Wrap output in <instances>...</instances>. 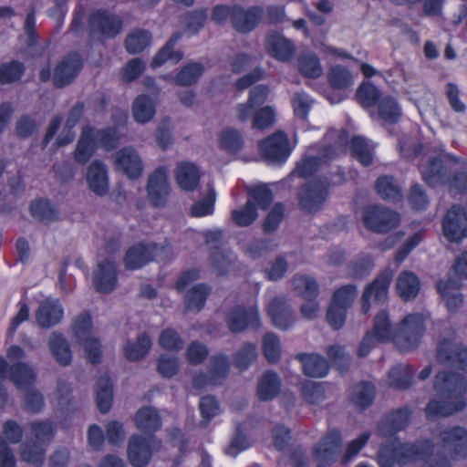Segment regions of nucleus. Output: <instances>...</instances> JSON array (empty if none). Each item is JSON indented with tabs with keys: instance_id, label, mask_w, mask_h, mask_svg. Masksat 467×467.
<instances>
[{
	"instance_id": "obj_20",
	"label": "nucleus",
	"mask_w": 467,
	"mask_h": 467,
	"mask_svg": "<svg viewBox=\"0 0 467 467\" xmlns=\"http://www.w3.org/2000/svg\"><path fill=\"white\" fill-rule=\"evenodd\" d=\"M114 165L130 180H137L143 172L144 165L139 152L132 147H124L114 154Z\"/></svg>"
},
{
	"instance_id": "obj_57",
	"label": "nucleus",
	"mask_w": 467,
	"mask_h": 467,
	"mask_svg": "<svg viewBox=\"0 0 467 467\" xmlns=\"http://www.w3.org/2000/svg\"><path fill=\"white\" fill-rule=\"evenodd\" d=\"M328 80L334 88L346 89L352 86L353 76L347 68L336 66L330 69Z\"/></svg>"
},
{
	"instance_id": "obj_13",
	"label": "nucleus",
	"mask_w": 467,
	"mask_h": 467,
	"mask_svg": "<svg viewBox=\"0 0 467 467\" xmlns=\"http://www.w3.org/2000/svg\"><path fill=\"white\" fill-rule=\"evenodd\" d=\"M362 223L367 229L384 234L400 223V215L388 208L369 205L363 210Z\"/></svg>"
},
{
	"instance_id": "obj_26",
	"label": "nucleus",
	"mask_w": 467,
	"mask_h": 467,
	"mask_svg": "<svg viewBox=\"0 0 467 467\" xmlns=\"http://www.w3.org/2000/svg\"><path fill=\"white\" fill-rule=\"evenodd\" d=\"M86 181L90 191L96 195H106L109 189V171L106 165L101 161H93L88 168Z\"/></svg>"
},
{
	"instance_id": "obj_43",
	"label": "nucleus",
	"mask_w": 467,
	"mask_h": 467,
	"mask_svg": "<svg viewBox=\"0 0 467 467\" xmlns=\"http://www.w3.org/2000/svg\"><path fill=\"white\" fill-rule=\"evenodd\" d=\"M179 34L174 35L167 44L158 52L151 61V67L157 68L161 67L165 62L171 60L174 64L178 63L182 57L183 53L179 50H173L175 44L180 39Z\"/></svg>"
},
{
	"instance_id": "obj_16",
	"label": "nucleus",
	"mask_w": 467,
	"mask_h": 467,
	"mask_svg": "<svg viewBox=\"0 0 467 467\" xmlns=\"http://www.w3.org/2000/svg\"><path fill=\"white\" fill-rule=\"evenodd\" d=\"M161 447V441L153 436L145 438L133 435L128 443V458L133 467H145L154 451Z\"/></svg>"
},
{
	"instance_id": "obj_4",
	"label": "nucleus",
	"mask_w": 467,
	"mask_h": 467,
	"mask_svg": "<svg viewBox=\"0 0 467 467\" xmlns=\"http://www.w3.org/2000/svg\"><path fill=\"white\" fill-rule=\"evenodd\" d=\"M457 163V160L442 147H439L433 153L425 155L420 170L422 179L431 186H436L442 183H449L451 188L459 192H467V174L462 173L451 179L449 171L452 166Z\"/></svg>"
},
{
	"instance_id": "obj_55",
	"label": "nucleus",
	"mask_w": 467,
	"mask_h": 467,
	"mask_svg": "<svg viewBox=\"0 0 467 467\" xmlns=\"http://www.w3.org/2000/svg\"><path fill=\"white\" fill-rule=\"evenodd\" d=\"M216 193L213 188H210L207 194L201 200L195 202L191 207V214L193 217L200 218L213 213Z\"/></svg>"
},
{
	"instance_id": "obj_37",
	"label": "nucleus",
	"mask_w": 467,
	"mask_h": 467,
	"mask_svg": "<svg viewBox=\"0 0 467 467\" xmlns=\"http://www.w3.org/2000/svg\"><path fill=\"white\" fill-rule=\"evenodd\" d=\"M49 349L62 366H67L72 359V352L67 338L59 332H53L48 338Z\"/></svg>"
},
{
	"instance_id": "obj_31",
	"label": "nucleus",
	"mask_w": 467,
	"mask_h": 467,
	"mask_svg": "<svg viewBox=\"0 0 467 467\" xmlns=\"http://www.w3.org/2000/svg\"><path fill=\"white\" fill-rule=\"evenodd\" d=\"M269 88L264 85H258L250 90L248 100L236 107V118L241 121H246L252 118L254 110L262 106L267 99Z\"/></svg>"
},
{
	"instance_id": "obj_22",
	"label": "nucleus",
	"mask_w": 467,
	"mask_h": 467,
	"mask_svg": "<svg viewBox=\"0 0 467 467\" xmlns=\"http://www.w3.org/2000/svg\"><path fill=\"white\" fill-rule=\"evenodd\" d=\"M393 275L391 269H386L371 284L366 286L361 297V311L364 314L370 310V299L372 296L378 302H384L386 300Z\"/></svg>"
},
{
	"instance_id": "obj_8",
	"label": "nucleus",
	"mask_w": 467,
	"mask_h": 467,
	"mask_svg": "<svg viewBox=\"0 0 467 467\" xmlns=\"http://www.w3.org/2000/svg\"><path fill=\"white\" fill-rule=\"evenodd\" d=\"M250 200L246 204L239 209L233 211L232 217L234 222L241 227L248 226L257 218L255 204L265 210L273 202V192L265 184H257L248 188Z\"/></svg>"
},
{
	"instance_id": "obj_50",
	"label": "nucleus",
	"mask_w": 467,
	"mask_h": 467,
	"mask_svg": "<svg viewBox=\"0 0 467 467\" xmlns=\"http://www.w3.org/2000/svg\"><path fill=\"white\" fill-rule=\"evenodd\" d=\"M234 260V254L222 247H215L209 258L211 266L218 275L225 273Z\"/></svg>"
},
{
	"instance_id": "obj_44",
	"label": "nucleus",
	"mask_w": 467,
	"mask_h": 467,
	"mask_svg": "<svg viewBox=\"0 0 467 467\" xmlns=\"http://www.w3.org/2000/svg\"><path fill=\"white\" fill-rule=\"evenodd\" d=\"M84 111V105L82 103H78L74 106L67 119L65 123V127L62 132L58 135L57 141L59 146L66 145L73 141L75 139L76 133L73 130V128L77 125L80 117L82 116Z\"/></svg>"
},
{
	"instance_id": "obj_7",
	"label": "nucleus",
	"mask_w": 467,
	"mask_h": 467,
	"mask_svg": "<svg viewBox=\"0 0 467 467\" xmlns=\"http://www.w3.org/2000/svg\"><path fill=\"white\" fill-rule=\"evenodd\" d=\"M327 139H337V141L335 145L324 149L321 153V157L311 155L306 156L300 162H298L293 175H297L302 178L312 176L321 167L323 162L345 152L348 144V135L345 131H330L327 134Z\"/></svg>"
},
{
	"instance_id": "obj_54",
	"label": "nucleus",
	"mask_w": 467,
	"mask_h": 467,
	"mask_svg": "<svg viewBox=\"0 0 467 467\" xmlns=\"http://www.w3.org/2000/svg\"><path fill=\"white\" fill-rule=\"evenodd\" d=\"M112 401V389L109 378L102 376L98 382L97 402L99 410L106 413L109 410Z\"/></svg>"
},
{
	"instance_id": "obj_61",
	"label": "nucleus",
	"mask_w": 467,
	"mask_h": 467,
	"mask_svg": "<svg viewBox=\"0 0 467 467\" xmlns=\"http://www.w3.org/2000/svg\"><path fill=\"white\" fill-rule=\"evenodd\" d=\"M256 357V346L252 343H244V346L235 354V366L239 369L244 370L247 368L253 361L255 360Z\"/></svg>"
},
{
	"instance_id": "obj_29",
	"label": "nucleus",
	"mask_w": 467,
	"mask_h": 467,
	"mask_svg": "<svg viewBox=\"0 0 467 467\" xmlns=\"http://www.w3.org/2000/svg\"><path fill=\"white\" fill-rule=\"evenodd\" d=\"M117 270L113 261L107 259L98 264L93 275V284L100 293H109L117 285Z\"/></svg>"
},
{
	"instance_id": "obj_21",
	"label": "nucleus",
	"mask_w": 467,
	"mask_h": 467,
	"mask_svg": "<svg viewBox=\"0 0 467 467\" xmlns=\"http://www.w3.org/2000/svg\"><path fill=\"white\" fill-rule=\"evenodd\" d=\"M444 236L451 242H460L467 237V213L459 205L448 211L442 223Z\"/></svg>"
},
{
	"instance_id": "obj_52",
	"label": "nucleus",
	"mask_w": 467,
	"mask_h": 467,
	"mask_svg": "<svg viewBox=\"0 0 467 467\" xmlns=\"http://www.w3.org/2000/svg\"><path fill=\"white\" fill-rule=\"evenodd\" d=\"M375 397V388L372 384L364 382L354 387L351 393L352 401L359 408L366 409L371 405Z\"/></svg>"
},
{
	"instance_id": "obj_2",
	"label": "nucleus",
	"mask_w": 467,
	"mask_h": 467,
	"mask_svg": "<svg viewBox=\"0 0 467 467\" xmlns=\"http://www.w3.org/2000/svg\"><path fill=\"white\" fill-rule=\"evenodd\" d=\"M465 380L456 373L441 371L435 377V397L426 407L428 417L449 416L462 410L465 405Z\"/></svg>"
},
{
	"instance_id": "obj_17",
	"label": "nucleus",
	"mask_w": 467,
	"mask_h": 467,
	"mask_svg": "<svg viewBox=\"0 0 467 467\" xmlns=\"http://www.w3.org/2000/svg\"><path fill=\"white\" fill-rule=\"evenodd\" d=\"M260 152L269 163L285 162L292 152L287 135L276 131L260 143Z\"/></svg>"
},
{
	"instance_id": "obj_25",
	"label": "nucleus",
	"mask_w": 467,
	"mask_h": 467,
	"mask_svg": "<svg viewBox=\"0 0 467 467\" xmlns=\"http://www.w3.org/2000/svg\"><path fill=\"white\" fill-rule=\"evenodd\" d=\"M265 17V9L260 5H252L245 9L240 5H234V29H255Z\"/></svg>"
},
{
	"instance_id": "obj_23",
	"label": "nucleus",
	"mask_w": 467,
	"mask_h": 467,
	"mask_svg": "<svg viewBox=\"0 0 467 467\" xmlns=\"http://www.w3.org/2000/svg\"><path fill=\"white\" fill-rule=\"evenodd\" d=\"M82 65V58L78 53H71L64 57L55 68L54 84L59 88L70 84L80 72Z\"/></svg>"
},
{
	"instance_id": "obj_6",
	"label": "nucleus",
	"mask_w": 467,
	"mask_h": 467,
	"mask_svg": "<svg viewBox=\"0 0 467 467\" xmlns=\"http://www.w3.org/2000/svg\"><path fill=\"white\" fill-rule=\"evenodd\" d=\"M33 441L26 442L22 449V458L31 463H41L44 461L46 446L53 440L56 425L49 420H36L30 424Z\"/></svg>"
},
{
	"instance_id": "obj_49",
	"label": "nucleus",
	"mask_w": 467,
	"mask_h": 467,
	"mask_svg": "<svg viewBox=\"0 0 467 467\" xmlns=\"http://www.w3.org/2000/svg\"><path fill=\"white\" fill-rule=\"evenodd\" d=\"M151 348L149 336L140 335L135 343L128 342L124 347V354L129 360L135 361L142 358Z\"/></svg>"
},
{
	"instance_id": "obj_24",
	"label": "nucleus",
	"mask_w": 467,
	"mask_h": 467,
	"mask_svg": "<svg viewBox=\"0 0 467 467\" xmlns=\"http://www.w3.org/2000/svg\"><path fill=\"white\" fill-rule=\"evenodd\" d=\"M227 323L233 332L243 331L247 327L258 329L261 327V321L257 306L248 309L236 307L228 315Z\"/></svg>"
},
{
	"instance_id": "obj_12",
	"label": "nucleus",
	"mask_w": 467,
	"mask_h": 467,
	"mask_svg": "<svg viewBox=\"0 0 467 467\" xmlns=\"http://www.w3.org/2000/svg\"><path fill=\"white\" fill-rule=\"evenodd\" d=\"M171 254L170 245L159 246L155 244H139L131 246L126 253L124 264L127 269L135 270L151 260L164 261Z\"/></svg>"
},
{
	"instance_id": "obj_63",
	"label": "nucleus",
	"mask_w": 467,
	"mask_h": 467,
	"mask_svg": "<svg viewBox=\"0 0 467 467\" xmlns=\"http://www.w3.org/2000/svg\"><path fill=\"white\" fill-rule=\"evenodd\" d=\"M357 294L358 289L354 285H346L334 292L332 302L348 309L355 301Z\"/></svg>"
},
{
	"instance_id": "obj_28",
	"label": "nucleus",
	"mask_w": 467,
	"mask_h": 467,
	"mask_svg": "<svg viewBox=\"0 0 467 467\" xmlns=\"http://www.w3.org/2000/svg\"><path fill=\"white\" fill-rule=\"evenodd\" d=\"M267 314L275 327L280 329H287L295 321L294 313L285 296L272 299L267 306Z\"/></svg>"
},
{
	"instance_id": "obj_30",
	"label": "nucleus",
	"mask_w": 467,
	"mask_h": 467,
	"mask_svg": "<svg viewBox=\"0 0 467 467\" xmlns=\"http://www.w3.org/2000/svg\"><path fill=\"white\" fill-rule=\"evenodd\" d=\"M64 316V309L58 299L47 298L39 306L36 318L41 327L48 328L58 324Z\"/></svg>"
},
{
	"instance_id": "obj_59",
	"label": "nucleus",
	"mask_w": 467,
	"mask_h": 467,
	"mask_svg": "<svg viewBox=\"0 0 467 467\" xmlns=\"http://www.w3.org/2000/svg\"><path fill=\"white\" fill-rule=\"evenodd\" d=\"M357 97L359 103L366 109L379 103L380 98L379 90L371 83H363L357 91Z\"/></svg>"
},
{
	"instance_id": "obj_35",
	"label": "nucleus",
	"mask_w": 467,
	"mask_h": 467,
	"mask_svg": "<svg viewBox=\"0 0 467 467\" xmlns=\"http://www.w3.org/2000/svg\"><path fill=\"white\" fill-rule=\"evenodd\" d=\"M88 29H122V21L106 9H97L88 16Z\"/></svg>"
},
{
	"instance_id": "obj_53",
	"label": "nucleus",
	"mask_w": 467,
	"mask_h": 467,
	"mask_svg": "<svg viewBox=\"0 0 467 467\" xmlns=\"http://www.w3.org/2000/svg\"><path fill=\"white\" fill-rule=\"evenodd\" d=\"M378 193L385 200L397 201L401 197L400 187L392 177H379L376 182Z\"/></svg>"
},
{
	"instance_id": "obj_15",
	"label": "nucleus",
	"mask_w": 467,
	"mask_h": 467,
	"mask_svg": "<svg viewBox=\"0 0 467 467\" xmlns=\"http://www.w3.org/2000/svg\"><path fill=\"white\" fill-rule=\"evenodd\" d=\"M342 445L339 431L333 429L324 435L313 448V459L318 467H327L338 458Z\"/></svg>"
},
{
	"instance_id": "obj_38",
	"label": "nucleus",
	"mask_w": 467,
	"mask_h": 467,
	"mask_svg": "<svg viewBox=\"0 0 467 467\" xmlns=\"http://www.w3.org/2000/svg\"><path fill=\"white\" fill-rule=\"evenodd\" d=\"M304 372L312 378H323L327 375L329 366L326 358L318 354H302L299 356Z\"/></svg>"
},
{
	"instance_id": "obj_19",
	"label": "nucleus",
	"mask_w": 467,
	"mask_h": 467,
	"mask_svg": "<svg viewBox=\"0 0 467 467\" xmlns=\"http://www.w3.org/2000/svg\"><path fill=\"white\" fill-rule=\"evenodd\" d=\"M328 194L327 181H311L305 184L299 193V203L303 210L314 213L320 209Z\"/></svg>"
},
{
	"instance_id": "obj_62",
	"label": "nucleus",
	"mask_w": 467,
	"mask_h": 467,
	"mask_svg": "<svg viewBox=\"0 0 467 467\" xmlns=\"http://www.w3.org/2000/svg\"><path fill=\"white\" fill-rule=\"evenodd\" d=\"M253 126L255 129L263 130L273 125L275 119V111L273 107L265 106L254 110Z\"/></svg>"
},
{
	"instance_id": "obj_5",
	"label": "nucleus",
	"mask_w": 467,
	"mask_h": 467,
	"mask_svg": "<svg viewBox=\"0 0 467 467\" xmlns=\"http://www.w3.org/2000/svg\"><path fill=\"white\" fill-rule=\"evenodd\" d=\"M119 140L116 127L96 130L91 126H85L75 150V160L84 164L88 161L97 148L106 150L114 149Z\"/></svg>"
},
{
	"instance_id": "obj_39",
	"label": "nucleus",
	"mask_w": 467,
	"mask_h": 467,
	"mask_svg": "<svg viewBox=\"0 0 467 467\" xmlns=\"http://www.w3.org/2000/svg\"><path fill=\"white\" fill-rule=\"evenodd\" d=\"M415 370L408 364L394 366L388 374V384L394 389H406L413 383Z\"/></svg>"
},
{
	"instance_id": "obj_9",
	"label": "nucleus",
	"mask_w": 467,
	"mask_h": 467,
	"mask_svg": "<svg viewBox=\"0 0 467 467\" xmlns=\"http://www.w3.org/2000/svg\"><path fill=\"white\" fill-rule=\"evenodd\" d=\"M425 316L421 313L410 314L399 324L395 345L402 351L413 350L420 345L425 332Z\"/></svg>"
},
{
	"instance_id": "obj_51",
	"label": "nucleus",
	"mask_w": 467,
	"mask_h": 467,
	"mask_svg": "<svg viewBox=\"0 0 467 467\" xmlns=\"http://www.w3.org/2000/svg\"><path fill=\"white\" fill-rule=\"evenodd\" d=\"M298 68L305 77L310 78H317L323 74V67L318 57L311 53L300 56Z\"/></svg>"
},
{
	"instance_id": "obj_33",
	"label": "nucleus",
	"mask_w": 467,
	"mask_h": 467,
	"mask_svg": "<svg viewBox=\"0 0 467 467\" xmlns=\"http://www.w3.org/2000/svg\"><path fill=\"white\" fill-rule=\"evenodd\" d=\"M268 53L280 61L290 60L295 52L293 44L283 37L277 31H273L266 38Z\"/></svg>"
},
{
	"instance_id": "obj_60",
	"label": "nucleus",
	"mask_w": 467,
	"mask_h": 467,
	"mask_svg": "<svg viewBox=\"0 0 467 467\" xmlns=\"http://www.w3.org/2000/svg\"><path fill=\"white\" fill-rule=\"evenodd\" d=\"M24 71V65L18 61L3 64L0 66V84H7L18 80Z\"/></svg>"
},
{
	"instance_id": "obj_11",
	"label": "nucleus",
	"mask_w": 467,
	"mask_h": 467,
	"mask_svg": "<svg viewBox=\"0 0 467 467\" xmlns=\"http://www.w3.org/2000/svg\"><path fill=\"white\" fill-rule=\"evenodd\" d=\"M396 334L397 330L393 327L389 313L386 310H380L374 318L372 330L366 334L360 343L358 355L367 356L377 342L393 341L395 343Z\"/></svg>"
},
{
	"instance_id": "obj_34",
	"label": "nucleus",
	"mask_w": 467,
	"mask_h": 467,
	"mask_svg": "<svg viewBox=\"0 0 467 467\" xmlns=\"http://www.w3.org/2000/svg\"><path fill=\"white\" fill-rule=\"evenodd\" d=\"M177 184L183 191H193L199 184L200 171L194 163L182 161L175 172Z\"/></svg>"
},
{
	"instance_id": "obj_42",
	"label": "nucleus",
	"mask_w": 467,
	"mask_h": 467,
	"mask_svg": "<svg viewBox=\"0 0 467 467\" xmlns=\"http://www.w3.org/2000/svg\"><path fill=\"white\" fill-rule=\"evenodd\" d=\"M132 115L138 123H147L155 115V102L146 95L136 98L132 105Z\"/></svg>"
},
{
	"instance_id": "obj_58",
	"label": "nucleus",
	"mask_w": 467,
	"mask_h": 467,
	"mask_svg": "<svg viewBox=\"0 0 467 467\" xmlns=\"http://www.w3.org/2000/svg\"><path fill=\"white\" fill-rule=\"evenodd\" d=\"M149 31H133L126 39V49L130 54L143 51L150 43Z\"/></svg>"
},
{
	"instance_id": "obj_3",
	"label": "nucleus",
	"mask_w": 467,
	"mask_h": 467,
	"mask_svg": "<svg viewBox=\"0 0 467 467\" xmlns=\"http://www.w3.org/2000/svg\"><path fill=\"white\" fill-rule=\"evenodd\" d=\"M24 350L17 346H11L6 352L7 360L0 358V379H10L17 389L26 391L25 398L26 408L28 411L36 413L44 408L43 396L31 389L35 381L33 369L21 362Z\"/></svg>"
},
{
	"instance_id": "obj_47",
	"label": "nucleus",
	"mask_w": 467,
	"mask_h": 467,
	"mask_svg": "<svg viewBox=\"0 0 467 467\" xmlns=\"http://www.w3.org/2000/svg\"><path fill=\"white\" fill-rule=\"evenodd\" d=\"M378 105V117H379L384 121L394 123L397 122L400 118L401 109L393 97H381Z\"/></svg>"
},
{
	"instance_id": "obj_36",
	"label": "nucleus",
	"mask_w": 467,
	"mask_h": 467,
	"mask_svg": "<svg viewBox=\"0 0 467 467\" xmlns=\"http://www.w3.org/2000/svg\"><path fill=\"white\" fill-rule=\"evenodd\" d=\"M437 289L450 312L456 311L462 304V296L460 290V284L452 279L441 280L437 284Z\"/></svg>"
},
{
	"instance_id": "obj_64",
	"label": "nucleus",
	"mask_w": 467,
	"mask_h": 467,
	"mask_svg": "<svg viewBox=\"0 0 467 467\" xmlns=\"http://www.w3.org/2000/svg\"><path fill=\"white\" fill-rule=\"evenodd\" d=\"M263 350L265 358L269 362H275L279 359L281 345L278 337L273 333H267L263 338Z\"/></svg>"
},
{
	"instance_id": "obj_40",
	"label": "nucleus",
	"mask_w": 467,
	"mask_h": 467,
	"mask_svg": "<svg viewBox=\"0 0 467 467\" xmlns=\"http://www.w3.org/2000/svg\"><path fill=\"white\" fill-rule=\"evenodd\" d=\"M137 428L145 432H155L161 425L158 411L152 407H144L138 410L135 416Z\"/></svg>"
},
{
	"instance_id": "obj_10",
	"label": "nucleus",
	"mask_w": 467,
	"mask_h": 467,
	"mask_svg": "<svg viewBox=\"0 0 467 467\" xmlns=\"http://www.w3.org/2000/svg\"><path fill=\"white\" fill-rule=\"evenodd\" d=\"M75 343L83 346L86 358L92 363H98L101 357V344L92 332V321L89 315L82 313L77 317L72 326Z\"/></svg>"
},
{
	"instance_id": "obj_27",
	"label": "nucleus",
	"mask_w": 467,
	"mask_h": 467,
	"mask_svg": "<svg viewBox=\"0 0 467 467\" xmlns=\"http://www.w3.org/2000/svg\"><path fill=\"white\" fill-rule=\"evenodd\" d=\"M437 355L442 364L458 367L467 371V348H463L459 344L445 340L440 344Z\"/></svg>"
},
{
	"instance_id": "obj_41",
	"label": "nucleus",
	"mask_w": 467,
	"mask_h": 467,
	"mask_svg": "<svg viewBox=\"0 0 467 467\" xmlns=\"http://www.w3.org/2000/svg\"><path fill=\"white\" fill-rule=\"evenodd\" d=\"M420 280L411 272H402L397 280V291L403 300L414 298L420 291Z\"/></svg>"
},
{
	"instance_id": "obj_45",
	"label": "nucleus",
	"mask_w": 467,
	"mask_h": 467,
	"mask_svg": "<svg viewBox=\"0 0 467 467\" xmlns=\"http://www.w3.org/2000/svg\"><path fill=\"white\" fill-rule=\"evenodd\" d=\"M375 144L362 137H355L351 140L353 156L364 166L372 163Z\"/></svg>"
},
{
	"instance_id": "obj_1",
	"label": "nucleus",
	"mask_w": 467,
	"mask_h": 467,
	"mask_svg": "<svg viewBox=\"0 0 467 467\" xmlns=\"http://www.w3.org/2000/svg\"><path fill=\"white\" fill-rule=\"evenodd\" d=\"M410 419L407 409L388 415L379 426V433L389 440L382 444L378 458L380 467L406 465L422 461V467H451V460L467 456V431L459 426L442 430L440 445L435 448L429 441L418 443H400L393 434L407 426Z\"/></svg>"
},
{
	"instance_id": "obj_14",
	"label": "nucleus",
	"mask_w": 467,
	"mask_h": 467,
	"mask_svg": "<svg viewBox=\"0 0 467 467\" xmlns=\"http://www.w3.org/2000/svg\"><path fill=\"white\" fill-rule=\"evenodd\" d=\"M293 286L295 291L306 300L301 306L304 317L315 318L319 310V304L317 301L319 293L317 282L311 276L299 275L294 277Z\"/></svg>"
},
{
	"instance_id": "obj_46",
	"label": "nucleus",
	"mask_w": 467,
	"mask_h": 467,
	"mask_svg": "<svg viewBox=\"0 0 467 467\" xmlns=\"http://www.w3.org/2000/svg\"><path fill=\"white\" fill-rule=\"evenodd\" d=\"M279 389L280 380L278 376L272 371H267L259 380L257 394L260 400H269L276 396Z\"/></svg>"
},
{
	"instance_id": "obj_56",
	"label": "nucleus",
	"mask_w": 467,
	"mask_h": 467,
	"mask_svg": "<svg viewBox=\"0 0 467 467\" xmlns=\"http://www.w3.org/2000/svg\"><path fill=\"white\" fill-rule=\"evenodd\" d=\"M204 67L199 63H190L183 67L175 78V81L181 86H191L194 84L201 75Z\"/></svg>"
},
{
	"instance_id": "obj_48",
	"label": "nucleus",
	"mask_w": 467,
	"mask_h": 467,
	"mask_svg": "<svg viewBox=\"0 0 467 467\" xmlns=\"http://www.w3.org/2000/svg\"><path fill=\"white\" fill-rule=\"evenodd\" d=\"M210 289L204 284L193 285L185 296L186 308L190 311H200L206 301Z\"/></svg>"
},
{
	"instance_id": "obj_18",
	"label": "nucleus",
	"mask_w": 467,
	"mask_h": 467,
	"mask_svg": "<svg viewBox=\"0 0 467 467\" xmlns=\"http://www.w3.org/2000/svg\"><path fill=\"white\" fill-rule=\"evenodd\" d=\"M170 192L169 170L165 167H160L149 176L147 183L148 199L153 206L162 207L166 204Z\"/></svg>"
},
{
	"instance_id": "obj_32",
	"label": "nucleus",
	"mask_w": 467,
	"mask_h": 467,
	"mask_svg": "<svg viewBox=\"0 0 467 467\" xmlns=\"http://www.w3.org/2000/svg\"><path fill=\"white\" fill-rule=\"evenodd\" d=\"M230 364L225 355H218L211 360V377L199 374L193 378L192 385L201 389L211 384H217L218 380L224 378L229 371Z\"/></svg>"
}]
</instances>
